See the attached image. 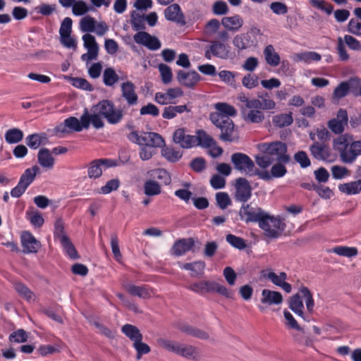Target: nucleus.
Returning <instances> with one entry per match:
<instances>
[{"instance_id":"nucleus-1","label":"nucleus","mask_w":361,"mask_h":361,"mask_svg":"<svg viewBox=\"0 0 361 361\" xmlns=\"http://www.w3.org/2000/svg\"><path fill=\"white\" fill-rule=\"evenodd\" d=\"M348 124L330 119L328 128L338 137L333 140V148L338 153L341 161L346 164H352L357 157L361 156V140H354L353 135L350 133L342 134Z\"/></svg>"},{"instance_id":"nucleus-2","label":"nucleus","mask_w":361,"mask_h":361,"mask_svg":"<svg viewBox=\"0 0 361 361\" xmlns=\"http://www.w3.org/2000/svg\"><path fill=\"white\" fill-rule=\"evenodd\" d=\"M90 118L93 127L96 129L104 126L102 118L106 119L109 123L115 125L118 123L123 117L121 109H116L114 104L109 99H103L91 108Z\"/></svg>"},{"instance_id":"nucleus-3","label":"nucleus","mask_w":361,"mask_h":361,"mask_svg":"<svg viewBox=\"0 0 361 361\" xmlns=\"http://www.w3.org/2000/svg\"><path fill=\"white\" fill-rule=\"evenodd\" d=\"M239 215L240 219L246 223L257 222L259 228L264 231H267L268 235L274 237L277 236V233L270 231L268 223H273L274 224V226L276 224L278 228L280 227V224L279 221L270 218L269 214L262 208L258 207H253L249 204H243L239 211Z\"/></svg>"},{"instance_id":"nucleus-4","label":"nucleus","mask_w":361,"mask_h":361,"mask_svg":"<svg viewBox=\"0 0 361 361\" xmlns=\"http://www.w3.org/2000/svg\"><path fill=\"white\" fill-rule=\"evenodd\" d=\"M211 122L221 130L219 139L224 142H233L238 139L233 121L226 116L212 112L209 114Z\"/></svg>"},{"instance_id":"nucleus-5","label":"nucleus","mask_w":361,"mask_h":361,"mask_svg":"<svg viewBox=\"0 0 361 361\" xmlns=\"http://www.w3.org/2000/svg\"><path fill=\"white\" fill-rule=\"evenodd\" d=\"M259 149L263 153L268 154L274 162L289 163L290 161V157L287 154V145L281 141L262 143L259 145Z\"/></svg>"},{"instance_id":"nucleus-6","label":"nucleus","mask_w":361,"mask_h":361,"mask_svg":"<svg viewBox=\"0 0 361 361\" xmlns=\"http://www.w3.org/2000/svg\"><path fill=\"white\" fill-rule=\"evenodd\" d=\"M90 123V112L87 109H85L80 120L74 116L68 117L55 128V131L66 133H68L67 128H69L75 132H80L83 128L88 129Z\"/></svg>"},{"instance_id":"nucleus-7","label":"nucleus","mask_w":361,"mask_h":361,"mask_svg":"<svg viewBox=\"0 0 361 361\" xmlns=\"http://www.w3.org/2000/svg\"><path fill=\"white\" fill-rule=\"evenodd\" d=\"M132 142L148 147H161L164 144L162 137L157 133H145L141 135L137 131H133L128 135Z\"/></svg>"},{"instance_id":"nucleus-8","label":"nucleus","mask_w":361,"mask_h":361,"mask_svg":"<svg viewBox=\"0 0 361 361\" xmlns=\"http://www.w3.org/2000/svg\"><path fill=\"white\" fill-rule=\"evenodd\" d=\"M39 172V168L37 165L27 169L21 175L18 185L11 191L13 197H20L34 181L37 174Z\"/></svg>"},{"instance_id":"nucleus-9","label":"nucleus","mask_w":361,"mask_h":361,"mask_svg":"<svg viewBox=\"0 0 361 361\" xmlns=\"http://www.w3.org/2000/svg\"><path fill=\"white\" fill-rule=\"evenodd\" d=\"M231 161L235 170L249 176H253L255 166L248 155L242 152H235L231 157Z\"/></svg>"},{"instance_id":"nucleus-10","label":"nucleus","mask_w":361,"mask_h":361,"mask_svg":"<svg viewBox=\"0 0 361 361\" xmlns=\"http://www.w3.org/2000/svg\"><path fill=\"white\" fill-rule=\"evenodd\" d=\"M345 44L352 50L358 51L361 49L360 42L354 37L345 35L343 38L338 37L336 51L341 61H346L350 59Z\"/></svg>"},{"instance_id":"nucleus-11","label":"nucleus","mask_w":361,"mask_h":361,"mask_svg":"<svg viewBox=\"0 0 361 361\" xmlns=\"http://www.w3.org/2000/svg\"><path fill=\"white\" fill-rule=\"evenodd\" d=\"M115 161L109 159H98L92 161L87 167V175L90 178H98L102 174V168L107 169L115 166Z\"/></svg>"},{"instance_id":"nucleus-12","label":"nucleus","mask_w":361,"mask_h":361,"mask_svg":"<svg viewBox=\"0 0 361 361\" xmlns=\"http://www.w3.org/2000/svg\"><path fill=\"white\" fill-rule=\"evenodd\" d=\"M82 40L84 42V47L87 49V53L83 54L81 56V59L87 62L97 60L99 54V45L94 37L87 33L82 36Z\"/></svg>"},{"instance_id":"nucleus-13","label":"nucleus","mask_w":361,"mask_h":361,"mask_svg":"<svg viewBox=\"0 0 361 361\" xmlns=\"http://www.w3.org/2000/svg\"><path fill=\"white\" fill-rule=\"evenodd\" d=\"M235 200L241 202H247L251 197L252 188L249 181L245 178H238L235 180Z\"/></svg>"},{"instance_id":"nucleus-14","label":"nucleus","mask_w":361,"mask_h":361,"mask_svg":"<svg viewBox=\"0 0 361 361\" xmlns=\"http://www.w3.org/2000/svg\"><path fill=\"white\" fill-rule=\"evenodd\" d=\"M133 39L137 44H142L150 50H157L161 47V42L157 37L144 31L137 32Z\"/></svg>"},{"instance_id":"nucleus-15","label":"nucleus","mask_w":361,"mask_h":361,"mask_svg":"<svg viewBox=\"0 0 361 361\" xmlns=\"http://www.w3.org/2000/svg\"><path fill=\"white\" fill-rule=\"evenodd\" d=\"M228 47L219 41H212L208 49L206 50L204 56L208 60L212 59V56H215L221 59H226L228 58Z\"/></svg>"},{"instance_id":"nucleus-16","label":"nucleus","mask_w":361,"mask_h":361,"mask_svg":"<svg viewBox=\"0 0 361 361\" xmlns=\"http://www.w3.org/2000/svg\"><path fill=\"white\" fill-rule=\"evenodd\" d=\"M173 140L184 149L191 148L196 143L195 136L187 134L184 128H178L174 131Z\"/></svg>"},{"instance_id":"nucleus-17","label":"nucleus","mask_w":361,"mask_h":361,"mask_svg":"<svg viewBox=\"0 0 361 361\" xmlns=\"http://www.w3.org/2000/svg\"><path fill=\"white\" fill-rule=\"evenodd\" d=\"M20 238L24 253H37L38 252L41 247V243L31 233L28 231L23 232Z\"/></svg>"},{"instance_id":"nucleus-18","label":"nucleus","mask_w":361,"mask_h":361,"mask_svg":"<svg viewBox=\"0 0 361 361\" xmlns=\"http://www.w3.org/2000/svg\"><path fill=\"white\" fill-rule=\"evenodd\" d=\"M177 80L182 85L193 88L200 80V75L195 71L185 72L179 70L176 75Z\"/></svg>"},{"instance_id":"nucleus-19","label":"nucleus","mask_w":361,"mask_h":361,"mask_svg":"<svg viewBox=\"0 0 361 361\" xmlns=\"http://www.w3.org/2000/svg\"><path fill=\"white\" fill-rule=\"evenodd\" d=\"M176 327L180 332L196 338L200 340H208L209 338V335L207 331L188 323H178Z\"/></svg>"},{"instance_id":"nucleus-20","label":"nucleus","mask_w":361,"mask_h":361,"mask_svg":"<svg viewBox=\"0 0 361 361\" xmlns=\"http://www.w3.org/2000/svg\"><path fill=\"white\" fill-rule=\"evenodd\" d=\"M164 16L166 20L180 25H185L186 23L185 16L181 11L180 7L177 4H173L168 6L164 10Z\"/></svg>"},{"instance_id":"nucleus-21","label":"nucleus","mask_w":361,"mask_h":361,"mask_svg":"<svg viewBox=\"0 0 361 361\" xmlns=\"http://www.w3.org/2000/svg\"><path fill=\"white\" fill-rule=\"evenodd\" d=\"M233 44L238 51H242L256 46L257 39L245 32L235 35L233 39Z\"/></svg>"},{"instance_id":"nucleus-22","label":"nucleus","mask_w":361,"mask_h":361,"mask_svg":"<svg viewBox=\"0 0 361 361\" xmlns=\"http://www.w3.org/2000/svg\"><path fill=\"white\" fill-rule=\"evenodd\" d=\"M217 293L227 298H233V292L214 281H205V293Z\"/></svg>"},{"instance_id":"nucleus-23","label":"nucleus","mask_w":361,"mask_h":361,"mask_svg":"<svg viewBox=\"0 0 361 361\" xmlns=\"http://www.w3.org/2000/svg\"><path fill=\"white\" fill-rule=\"evenodd\" d=\"M194 245L195 240L192 238L180 239L173 245L171 253L177 257L181 256L190 250Z\"/></svg>"},{"instance_id":"nucleus-24","label":"nucleus","mask_w":361,"mask_h":361,"mask_svg":"<svg viewBox=\"0 0 361 361\" xmlns=\"http://www.w3.org/2000/svg\"><path fill=\"white\" fill-rule=\"evenodd\" d=\"M261 302L267 305H279L283 302V296L280 292L264 289L262 291Z\"/></svg>"},{"instance_id":"nucleus-25","label":"nucleus","mask_w":361,"mask_h":361,"mask_svg":"<svg viewBox=\"0 0 361 361\" xmlns=\"http://www.w3.org/2000/svg\"><path fill=\"white\" fill-rule=\"evenodd\" d=\"M122 96L127 101L128 105H135L137 102V95L135 93V87L131 81H127L121 85Z\"/></svg>"},{"instance_id":"nucleus-26","label":"nucleus","mask_w":361,"mask_h":361,"mask_svg":"<svg viewBox=\"0 0 361 361\" xmlns=\"http://www.w3.org/2000/svg\"><path fill=\"white\" fill-rule=\"evenodd\" d=\"M242 109V115L245 121L259 123H262L264 119V114L260 109Z\"/></svg>"},{"instance_id":"nucleus-27","label":"nucleus","mask_w":361,"mask_h":361,"mask_svg":"<svg viewBox=\"0 0 361 361\" xmlns=\"http://www.w3.org/2000/svg\"><path fill=\"white\" fill-rule=\"evenodd\" d=\"M243 19L239 15L224 17L221 20L222 25L227 30L233 32L239 30L243 25Z\"/></svg>"},{"instance_id":"nucleus-28","label":"nucleus","mask_w":361,"mask_h":361,"mask_svg":"<svg viewBox=\"0 0 361 361\" xmlns=\"http://www.w3.org/2000/svg\"><path fill=\"white\" fill-rule=\"evenodd\" d=\"M310 150L311 154L317 160H325L329 156V147L325 145L318 142L313 143Z\"/></svg>"},{"instance_id":"nucleus-29","label":"nucleus","mask_w":361,"mask_h":361,"mask_svg":"<svg viewBox=\"0 0 361 361\" xmlns=\"http://www.w3.org/2000/svg\"><path fill=\"white\" fill-rule=\"evenodd\" d=\"M264 59L267 63L272 67H276L280 64L281 58L276 51L272 44L266 46L264 49Z\"/></svg>"},{"instance_id":"nucleus-30","label":"nucleus","mask_w":361,"mask_h":361,"mask_svg":"<svg viewBox=\"0 0 361 361\" xmlns=\"http://www.w3.org/2000/svg\"><path fill=\"white\" fill-rule=\"evenodd\" d=\"M301 297L298 293L292 295L289 299L288 306L297 315L305 319L303 312L304 305Z\"/></svg>"},{"instance_id":"nucleus-31","label":"nucleus","mask_w":361,"mask_h":361,"mask_svg":"<svg viewBox=\"0 0 361 361\" xmlns=\"http://www.w3.org/2000/svg\"><path fill=\"white\" fill-rule=\"evenodd\" d=\"M125 289L129 294L133 296H137L142 299L151 298V293L145 286H138L129 284L125 286Z\"/></svg>"},{"instance_id":"nucleus-32","label":"nucleus","mask_w":361,"mask_h":361,"mask_svg":"<svg viewBox=\"0 0 361 361\" xmlns=\"http://www.w3.org/2000/svg\"><path fill=\"white\" fill-rule=\"evenodd\" d=\"M37 159L39 164L44 168L51 169L54 164V159L51 156V153L47 148L40 149L38 154Z\"/></svg>"},{"instance_id":"nucleus-33","label":"nucleus","mask_w":361,"mask_h":361,"mask_svg":"<svg viewBox=\"0 0 361 361\" xmlns=\"http://www.w3.org/2000/svg\"><path fill=\"white\" fill-rule=\"evenodd\" d=\"M121 331L133 343L136 341H142V334L140 333L139 329L134 325L128 324H125L122 326Z\"/></svg>"},{"instance_id":"nucleus-34","label":"nucleus","mask_w":361,"mask_h":361,"mask_svg":"<svg viewBox=\"0 0 361 361\" xmlns=\"http://www.w3.org/2000/svg\"><path fill=\"white\" fill-rule=\"evenodd\" d=\"M196 134V142L203 148H209L216 144V140L204 130H197Z\"/></svg>"},{"instance_id":"nucleus-35","label":"nucleus","mask_w":361,"mask_h":361,"mask_svg":"<svg viewBox=\"0 0 361 361\" xmlns=\"http://www.w3.org/2000/svg\"><path fill=\"white\" fill-rule=\"evenodd\" d=\"M339 190L346 195H355L361 192V179L338 185Z\"/></svg>"},{"instance_id":"nucleus-36","label":"nucleus","mask_w":361,"mask_h":361,"mask_svg":"<svg viewBox=\"0 0 361 361\" xmlns=\"http://www.w3.org/2000/svg\"><path fill=\"white\" fill-rule=\"evenodd\" d=\"M184 111H190L188 108V106L179 105V106H169L164 109L162 113V117L165 119H172L176 116L178 114H182Z\"/></svg>"},{"instance_id":"nucleus-37","label":"nucleus","mask_w":361,"mask_h":361,"mask_svg":"<svg viewBox=\"0 0 361 361\" xmlns=\"http://www.w3.org/2000/svg\"><path fill=\"white\" fill-rule=\"evenodd\" d=\"M180 346L178 355L192 360H197L198 358L199 351L197 347L185 343H181Z\"/></svg>"},{"instance_id":"nucleus-38","label":"nucleus","mask_w":361,"mask_h":361,"mask_svg":"<svg viewBox=\"0 0 361 361\" xmlns=\"http://www.w3.org/2000/svg\"><path fill=\"white\" fill-rule=\"evenodd\" d=\"M145 21V19L144 15H140L135 11L131 12L130 24L134 30L141 32L140 30H145L146 27Z\"/></svg>"},{"instance_id":"nucleus-39","label":"nucleus","mask_w":361,"mask_h":361,"mask_svg":"<svg viewBox=\"0 0 361 361\" xmlns=\"http://www.w3.org/2000/svg\"><path fill=\"white\" fill-rule=\"evenodd\" d=\"M157 343L162 348L178 355L180 348L181 347L180 343L165 338L158 339Z\"/></svg>"},{"instance_id":"nucleus-40","label":"nucleus","mask_w":361,"mask_h":361,"mask_svg":"<svg viewBox=\"0 0 361 361\" xmlns=\"http://www.w3.org/2000/svg\"><path fill=\"white\" fill-rule=\"evenodd\" d=\"M47 140V137L44 133H34L26 137V143L30 148L35 149L45 142Z\"/></svg>"},{"instance_id":"nucleus-41","label":"nucleus","mask_w":361,"mask_h":361,"mask_svg":"<svg viewBox=\"0 0 361 361\" xmlns=\"http://www.w3.org/2000/svg\"><path fill=\"white\" fill-rule=\"evenodd\" d=\"M269 217L274 219L276 221H279V223L280 224H279L280 227L278 228L276 224L275 226H274V224L273 223H271V222L268 223V226L269 227L270 231L277 233L278 235H277V236H275V237L271 236L267 234L268 233L267 231H264V235L269 238H277L282 235V233H283V231L286 229V225L285 222L283 221V220L281 219V217L279 216L275 217L274 216L269 215Z\"/></svg>"},{"instance_id":"nucleus-42","label":"nucleus","mask_w":361,"mask_h":361,"mask_svg":"<svg viewBox=\"0 0 361 361\" xmlns=\"http://www.w3.org/2000/svg\"><path fill=\"white\" fill-rule=\"evenodd\" d=\"M293 122L292 113L281 114L274 116L273 123L275 126L279 128H283L288 126Z\"/></svg>"},{"instance_id":"nucleus-43","label":"nucleus","mask_w":361,"mask_h":361,"mask_svg":"<svg viewBox=\"0 0 361 361\" xmlns=\"http://www.w3.org/2000/svg\"><path fill=\"white\" fill-rule=\"evenodd\" d=\"M61 243L70 258L77 259L80 257L75 246L68 236H62Z\"/></svg>"},{"instance_id":"nucleus-44","label":"nucleus","mask_w":361,"mask_h":361,"mask_svg":"<svg viewBox=\"0 0 361 361\" xmlns=\"http://www.w3.org/2000/svg\"><path fill=\"white\" fill-rule=\"evenodd\" d=\"M23 138V133L18 128H11L5 133V140L9 144L20 142Z\"/></svg>"},{"instance_id":"nucleus-45","label":"nucleus","mask_w":361,"mask_h":361,"mask_svg":"<svg viewBox=\"0 0 361 361\" xmlns=\"http://www.w3.org/2000/svg\"><path fill=\"white\" fill-rule=\"evenodd\" d=\"M348 84L345 81L341 82L334 90L332 94V102H338L341 99L349 94Z\"/></svg>"},{"instance_id":"nucleus-46","label":"nucleus","mask_w":361,"mask_h":361,"mask_svg":"<svg viewBox=\"0 0 361 361\" xmlns=\"http://www.w3.org/2000/svg\"><path fill=\"white\" fill-rule=\"evenodd\" d=\"M15 290L23 298L27 301L35 300L34 293L25 284L20 282H17L14 285Z\"/></svg>"},{"instance_id":"nucleus-47","label":"nucleus","mask_w":361,"mask_h":361,"mask_svg":"<svg viewBox=\"0 0 361 361\" xmlns=\"http://www.w3.org/2000/svg\"><path fill=\"white\" fill-rule=\"evenodd\" d=\"M144 192L147 196H154L161 192L160 185L155 180H147L144 185Z\"/></svg>"},{"instance_id":"nucleus-48","label":"nucleus","mask_w":361,"mask_h":361,"mask_svg":"<svg viewBox=\"0 0 361 361\" xmlns=\"http://www.w3.org/2000/svg\"><path fill=\"white\" fill-rule=\"evenodd\" d=\"M118 75L113 68H106L103 73V82L106 86H113L118 82Z\"/></svg>"},{"instance_id":"nucleus-49","label":"nucleus","mask_w":361,"mask_h":361,"mask_svg":"<svg viewBox=\"0 0 361 361\" xmlns=\"http://www.w3.org/2000/svg\"><path fill=\"white\" fill-rule=\"evenodd\" d=\"M161 154L171 162L178 161L182 157V153L176 150L172 147H164L161 149Z\"/></svg>"},{"instance_id":"nucleus-50","label":"nucleus","mask_w":361,"mask_h":361,"mask_svg":"<svg viewBox=\"0 0 361 361\" xmlns=\"http://www.w3.org/2000/svg\"><path fill=\"white\" fill-rule=\"evenodd\" d=\"M262 274L264 278L269 279L277 286H280L287 279V274L283 271L280 272L279 275L273 271L265 274L264 271H262Z\"/></svg>"},{"instance_id":"nucleus-51","label":"nucleus","mask_w":361,"mask_h":361,"mask_svg":"<svg viewBox=\"0 0 361 361\" xmlns=\"http://www.w3.org/2000/svg\"><path fill=\"white\" fill-rule=\"evenodd\" d=\"M215 109L218 111L217 114H221L222 116H234L237 114L235 109L227 104L224 102H219L215 104Z\"/></svg>"},{"instance_id":"nucleus-52","label":"nucleus","mask_w":361,"mask_h":361,"mask_svg":"<svg viewBox=\"0 0 361 361\" xmlns=\"http://www.w3.org/2000/svg\"><path fill=\"white\" fill-rule=\"evenodd\" d=\"M26 216L29 219L31 224L35 228H40L44 224V218L38 211L27 210L26 212Z\"/></svg>"},{"instance_id":"nucleus-53","label":"nucleus","mask_w":361,"mask_h":361,"mask_svg":"<svg viewBox=\"0 0 361 361\" xmlns=\"http://www.w3.org/2000/svg\"><path fill=\"white\" fill-rule=\"evenodd\" d=\"M300 292L302 295V297L305 299V304L307 307V310L310 313H312L313 311V307L314 306V302L312 297V294L307 287L302 286L300 288Z\"/></svg>"},{"instance_id":"nucleus-54","label":"nucleus","mask_w":361,"mask_h":361,"mask_svg":"<svg viewBox=\"0 0 361 361\" xmlns=\"http://www.w3.org/2000/svg\"><path fill=\"white\" fill-rule=\"evenodd\" d=\"M95 20L91 16H85L80 21V27L84 32H94L95 30Z\"/></svg>"},{"instance_id":"nucleus-55","label":"nucleus","mask_w":361,"mask_h":361,"mask_svg":"<svg viewBox=\"0 0 361 361\" xmlns=\"http://www.w3.org/2000/svg\"><path fill=\"white\" fill-rule=\"evenodd\" d=\"M311 5L321 11H324L327 15H330L334 11V6L324 0H310Z\"/></svg>"},{"instance_id":"nucleus-56","label":"nucleus","mask_w":361,"mask_h":361,"mask_svg":"<svg viewBox=\"0 0 361 361\" xmlns=\"http://www.w3.org/2000/svg\"><path fill=\"white\" fill-rule=\"evenodd\" d=\"M216 201L217 206L221 209H225L231 204V200L228 193L225 192H217L216 194Z\"/></svg>"},{"instance_id":"nucleus-57","label":"nucleus","mask_w":361,"mask_h":361,"mask_svg":"<svg viewBox=\"0 0 361 361\" xmlns=\"http://www.w3.org/2000/svg\"><path fill=\"white\" fill-rule=\"evenodd\" d=\"M348 86L349 92L354 96H360L361 92V80L358 78H351L345 81Z\"/></svg>"},{"instance_id":"nucleus-58","label":"nucleus","mask_w":361,"mask_h":361,"mask_svg":"<svg viewBox=\"0 0 361 361\" xmlns=\"http://www.w3.org/2000/svg\"><path fill=\"white\" fill-rule=\"evenodd\" d=\"M159 71L160 72V75L161 77V80L164 84H169L172 80V71L171 68L164 63H160L158 66Z\"/></svg>"},{"instance_id":"nucleus-59","label":"nucleus","mask_w":361,"mask_h":361,"mask_svg":"<svg viewBox=\"0 0 361 361\" xmlns=\"http://www.w3.org/2000/svg\"><path fill=\"white\" fill-rule=\"evenodd\" d=\"M332 252L340 255L345 257H354L357 255V250L355 247H349L345 246H338L332 249Z\"/></svg>"},{"instance_id":"nucleus-60","label":"nucleus","mask_w":361,"mask_h":361,"mask_svg":"<svg viewBox=\"0 0 361 361\" xmlns=\"http://www.w3.org/2000/svg\"><path fill=\"white\" fill-rule=\"evenodd\" d=\"M275 162L276 164H274L271 168V176L274 178H281L287 173V169L285 165L288 163H284L282 161Z\"/></svg>"},{"instance_id":"nucleus-61","label":"nucleus","mask_w":361,"mask_h":361,"mask_svg":"<svg viewBox=\"0 0 361 361\" xmlns=\"http://www.w3.org/2000/svg\"><path fill=\"white\" fill-rule=\"evenodd\" d=\"M226 239L230 245L238 250H243L247 247L245 240L240 237L233 234H228L226 236Z\"/></svg>"},{"instance_id":"nucleus-62","label":"nucleus","mask_w":361,"mask_h":361,"mask_svg":"<svg viewBox=\"0 0 361 361\" xmlns=\"http://www.w3.org/2000/svg\"><path fill=\"white\" fill-rule=\"evenodd\" d=\"M28 336L24 329H18L9 336V341L11 343H24L27 341Z\"/></svg>"},{"instance_id":"nucleus-63","label":"nucleus","mask_w":361,"mask_h":361,"mask_svg":"<svg viewBox=\"0 0 361 361\" xmlns=\"http://www.w3.org/2000/svg\"><path fill=\"white\" fill-rule=\"evenodd\" d=\"M294 160L301 168H307L311 165V161L305 151H299L294 154Z\"/></svg>"},{"instance_id":"nucleus-64","label":"nucleus","mask_w":361,"mask_h":361,"mask_svg":"<svg viewBox=\"0 0 361 361\" xmlns=\"http://www.w3.org/2000/svg\"><path fill=\"white\" fill-rule=\"evenodd\" d=\"M347 30L353 35H361V22L355 18L350 19L347 26Z\"/></svg>"}]
</instances>
